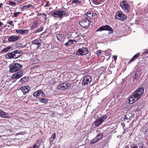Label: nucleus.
<instances>
[{
    "instance_id": "nucleus-1",
    "label": "nucleus",
    "mask_w": 148,
    "mask_h": 148,
    "mask_svg": "<svg viewBox=\"0 0 148 148\" xmlns=\"http://www.w3.org/2000/svg\"><path fill=\"white\" fill-rule=\"evenodd\" d=\"M144 92L143 88H140L134 92L130 95L129 99V103L132 104L139 99Z\"/></svg>"
},
{
    "instance_id": "nucleus-2",
    "label": "nucleus",
    "mask_w": 148,
    "mask_h": 148,
    "mask_svg": "<svg viewBox=\"0 0 148 148\" xmlns=\"http://www.w3.org/2000/svg\"><path fill=\"white\" fill-rule=\"evenodd\" d=\"M20 53V51L16 50L11 52L6 53L5 54V57L6 58L8 59H16L19 57L18 54Z\"/></svg>"
},
{
    "instance_id": "nucleus-3",
    "label": "nucleus",
    "mask_w": 148,
    "mask_h": 148,
    "mask_svg": "<svg viewBox=\"0 0 148 148\" xmlns=\"http://www.w3.org/2000/svg\"><path fill=\"white\" fill-rule=\"evenodd\" d=\"M9 71L11 73L15 72L22 68V66L19 64L14 63L11 64L9 66Z\"/></svg>"
},
{
    "instance_id": "nucleus-4",
    "label": "nucleus",
    "mask_w": 148,
    "mask_h": 148,
    "mask_svg": "<svg viewBox=\"0 0 148 148\" xmlns=\"http://www.w3.org/2000/svg\"><path fill=\"white\" fill-rule=\"evenodd\" d=\"M120 6L122 10L125 12L128 13L130 11V6L126 1H123L120 3Z\"/></svg>"
},
{
    "instance_id": "nucleus-5",
    "label": "nucleus",
    "mask_w": 148,
    "mask_h": 148,
    "mask_svg": "<svg viewBox=\"0 0 148 148\" xmlns=\"http://www.w3.org/2000/svg\"><path fill=\"white\" fill-rule=\"evenodd\" d=\"M66 14V13L65 11L59 10L55 11L51 13V16L54 18H62L63 16Z\"/></svg>"
},
{
    "instance_id": "nucleus-6",
    "label": "nucleus",
    "mask_w": 148,
    "mask_h": 148,
    "mask_svg": "<svg viewBox=\"0 0 148 148\" xmlns=\"http://www.w3.org/2000/svg\"><path fill=\"white\" fill-rule=\"evenodd\" d=\"M91 23V21L87 19L82 20L79 22V25L83 27L86 29L89 28Z\"/></svg>"
},
{
    "instance_id": "nucleus-7",
    "label": "nucleus",
    "mask_w": 148,
    "mask_h": 148,
    "mask_svg": "<svg viewBox=\"0 0 148 148\" xmlns=\"http://www.w3.org/2000/svg\"><path fill=\"white\" fill-rule=\"evenodd\" d=\"M103 30L108 31H109V34L112 33L114 31L112 28L108 25H103L100 27L97 31H102Z\"/></svg>"
},
{
    "instance_id": "nucleus-8",
    "label": "nucleus",
    "mask_w": 148,
    "mask_h": 148,
    "mask_svg": "<svg viewBox=\"0 0 148 148\" xmlns=\"http://www.w3.org/2000/svg\"><path fill=\"white\" fill-rule=\"evenodd\" d=\"M88 51L87 48L85 47H82V48L79 49L76 53V55H85L88 53Z\"/></svg>"
},
{
    "instance_id": "nucleus-9",
    "label": "nucleus",
    "mask_w": 148,
    "mask_h": 148,
    "mask_svg": "<svg viewBox=\"0 0 148 148\" xmlns=\"http://www.w3.org/2000/svg\"><path fill=\"white\" fill-rule=\"evenodd\" d=\"M31 42L32 45L31 47H32L35 45H36V49L37 50L41 46L42 43V41L40 38H37L32 41Z\"/></svg>"
},
{
    "instance_id": "nucleus-10",
    "label": "nucleus",
    "mask_w": 148,
    "mask_h": 148,
    "mask_svg": "<svg viewBox=\"0 0 148 148\" xmlns=\"http://www.w3.org/2000/svg\"><path fill=\"white\" fill-rule=\"evenodd\" d=\"M116 16H115V18L123 21L127 18V16L123 14L121 11H118L116 13Z\"/></svg>"
},
{
    "instance_id": "nucleus-11",
    "label": "nucleus",
    "mask_w": 148,
    "mask_h": 148,
    "mask_svg": "<svg viewBox=\"0 0 148 148\" xmlns=\"http://www.w3.org/2000/svg\"><path fill=\"white\" fill-rule=\"evenodd\" d=\"M92 81V78L89 75H87L85 77L82 82V84L83 85H87L90 83Z\"/></svg>"
},
{
    "instance_id": "nucleus-12",
    "label": "nucleus",
    "mask_w": 148,
    "mask_h": 148,
    "mask_svg": "<svg viewBox=\"0 0 148 148\" xmlns=\"http://www.w3.org/2000/svg\"><path fill=\"white\" fill-rule=\"evenodd\" d=\"M45 93L41 90H39L35 92L33 94L34 97H35L37 98H40L45 96Z\"/></svg>"
},
{
    "instance_id": "nucleus-13",
    "label": "nucleus",
    "mask_w": 148,
    "mask_h": 148,
    "mask_svg": "<svg viewBox=\"0 0 148 148\" xmlns=\"http://www.w3.org/2000/svg\"><path fill=\"white\" fill-rule=\"evenodd\" d=\"M23 75V71H21L13 74L12 76V79L16 80L22 77Z\"/></svg>"
},
{
    "instance_id": "nucleus-14",
    "label": "nucleus",
    "mask_w": 148,
    "mask_h": 148,
    "mask_svg": "<svg viewBox=\"0 0 148 148\" xmlns=\"http://www.w3.org/2000/svg\"><path fill=\"white\" fill-rule=\"evenodd\" d=\"M71 84L68 83H65L61 84L57 86L58 88L61 90H64L68 87L70 86Z\"/></svg>"
},
{
    "instance_id": "nucleus-15",
    "label": "nucleus",
    "mask_w": 148,
    "mask_h": 148,
    "mask_svg": "<svg viewBox=\"0 0 148 148\" xmlns=\"http://www.w3.org/2000/svg\"><path fill=\"white\" fill-rule=\"evenodd\" d=\"M20 36H10L8 38V41L9 42H14L18 40L20 38Z\"/></svg>"
},
{
    "instance_id": "nucleus-16",
    "label": "nucleus",
    "mask_w": 148,
    "mask_h": 148,
    "mask_svg": "<svg viewBox=\"0 0 148 148\" xmlns=\"http://www.w3.org/2000/svg\"><path fill=\"white\" fill-rule=\"evenodd\" d=\"M103 136L102 133L99 134L97 136L91 140V144H93L99 140Z\"/></svg>"
},
{
    "instance_id": "nucleus-17",
    "label": "nucleus",
    "mask_w": 148,
    "mask_h": 148,
    "mask_svg": "<svg viewBox=\"0 0 148 148\" xmlns=\"http://www.w3.org/2000/svg\"><path fill=\"white\" fill-rule=\"evenodd\" d=\"M23 92L24 95L26 94V93L28 92L30 90V88L28 86H21L20 89Z\"/></svg>"
},
{
    "instance_id": "nucleus-18",
    "label": "nucleus",
    "mask_w": 148,
    "mask_h": 148,
    "mask_svg": "<svg viewBox=\"0 0 148 148\" xmlns=\"http://www.w3.org/2000/svg\"><path fill=\"white\" fill-rule=\"evenodd\" d=\"M87 17H88L92 19H95V16H97V14L93 12V11H89L86 12V14Z\"/></svg>"
},
{
    "instance_id": "nucleus-19",
    "label": "nucleus",
    "mask_w": 148,
    "mask_h": 148,
    "mask_svg": "<svg viewBox=\"0 0 148 148\" xmlns=\"http://www.w3.org/2000/svg\"><path fill=\"white\" fill-rule=\"evenodd\" d=\"M34 8V6L31 4H29L28 5H24L23 6L22 9L23 10H30L31 9H33Z\"/></svg>"
},
{
    "instance_id": "nucleus-20",
    "label": "nucleus",
    "mask_w": 148,
    "mask_h": 148,
    "mask_svg": "<svg viewBox=\"0 0 148 148\" xmlns=\"http://www.w3.org/2000/svg\"><path fill=\"white\" fill-rule=\"evenodd\" d=\"M57 40L59 41H62L64 40V35L63 34H57L56 35Z\"/></svg>"
},
{
    "instance_id": "nucleus-21",
    "label": "nucleus",
    "mask_w": 148,
    "mask_h": 148,
    "mask_svg": "<svg viewBox=\"0 0 148 148\" xmlns=\"http://www.w3.org/2000/svg\"><path fill=\"white\" fill-rule=\"evenodd\" d=\"M102 123L99 118H98L94 121V123L96 127H98Z\"/></svg>"
},
{
    "instance_id": "nucleus-22",
    "label": "nucleus",
    "mask_w": 148,
    "mask_h": 148,
    "mask_svg": "<svg viewBox=\"0 0 148 148\" xmlns=\"http://www.w3.org/2000/svg\"><path fill=\"white\" fill-rule=\"evenodd\" d=\"M41 139L37 140L36 143L34 144L32 148H38L40 146L41 143Z\"/></svg>"
},
{
    "instance_id": "nucleus-23",
    "label": "nucleus",
    "mask_w": 148,
    "mask_h": 148,
    "mask_svg": "<svg viewBox=\"0 0 148 148\" xmlns=\"http://www.w3.org/2000/svg\"><path fill=\"white\" fill-rule=\"evenodd\" d=\"M15 31L17 33H19L21 34H27L28 32V31L27 29L23 30L21 29H16Z\"/></svg>"
},
{
    "instance_id": "nucleus-24",
    "label": "nucleus",
    "mask_w": 148,
    "mask_h": 148,
    "mask_svg": "<svg viewBox=\"0 0 148 148\" xmlns=\"http://www.w3.org/2000/svg\"><path fill=\"white\" fill-rule=\"evenodd\" d=\"M31 70H34L36 73H39V65H36L32 66L30 68Z\"/></svg>"
},
{
    "instance_id": "nucleus-25",
    "label": "nucleus",
    "mask_w": 148,
    "mask_h": 148,
    "mask_svg": "<svg viewBox=\"0 0 148 148\" xmlns=\"http://www.w3.org/2000/svg\"><path fill=\"white\" fill-rule=\"evenodd\" d=\"M140 55V53H139L136 54L133 56V57L131 59V60H130V61L128 62V63L130 64L133 61H135V60L138 58L139 56Z\"/></svg>"
},
{
    "instance_id": "nucleus-26",
    "label": "nucleus",
    "mask_w": 148,
    "mask_h": 148,
    "mask_svg": "<svg viewBox=\"0 0 148 148\" xmlns=\"http://www.w3.org/2000/svg\"><path fill=\"white\" fill-rule=\"evenodd\" d=\"M12 48V47L10 46L4 48L1 51V53H5L8 51Z\"/></svg>"
},
{
    "instance_id": "nucleus-27",
    "label": "nucleus",
    "mask_w": 148,
    "mask_h": 148,
    "mask_svg": "<svg viewBox=\"0 0 148 148\" xmlns=\"http://www.w3.org/2000/svg\"><path fill=\"white\" fill-rule=\"evenodd\" d=\"M76 42L75 40H69L68 41L65 43V45L66 47H68L69 45L73 43V42Z\"/></svg>"
},
{
    "instance_id": "nucleus-28",
    "label": "nucleus",
    "mask_w": 148,
    "mask_h": 148,
    "mask_svg": "<svg viewBox=\"0 0 148 148\" xmlns=\"http://www.w3.org/2000/svg\"><path fill=\"white\" fill-rule=\"evenodd\" d=\"M38 21H34L33 25H32L31 29L32 30L34 29H36L37 27V24Z\"/></svg>"
},
{
    "instance_id": "nucleus-29",
    "label": "nucleus",
    "mask_w": 148,
    "mask_h": 148,
    "mask_svg": "<svg viewBox=\"0 0 148 148\" xmlns=\"http://www.w3.org/2000/svg\"><path fill=\"white\" fill-rule=\"evenodd\" d=\"M28 79L27 77H25L21 78L19 81V82L22 83H24L27 82Z\"/></svg>"
},
{
    "instance_id": "nucleus-30",
    "label": "nucleus",
    "mask_w": 148,
    "mask_h": 148,
    "mask_svg": "<svg viewBox=\"0 0 148 148\" xmlns=\"http://www.w3.org/2000/svg\"><path fill=\"white\" fill-rule=\"evenodd\" d=\"M39 100L41 102L45 103H47L48 101L47 99L42 97L40 98Z\"/></svg>"
},
{
    "instance_id": "nucleus-31",
    "label": "nucleus",
    "mask_w": 148,
    "mask_h": 148,
    "mask_svg": "<svg viewBox=\"0 0 148 148\" xmlns=\"http://www.w3.org/2000/svg\"><path fill=\"white\" fill-rule=\"evenodd\" d=\"M56 83L54 78L52 79L51 80H49L48 84L49 85H52L55 84Z\"/></svg>"
},
{
    "instance_id": "nucleus-32",
    "label": "nucleus",
    "mask_w": 148,
    "mask_h": 148,
    "mask_svg": "<svg viewBox=\"0 0 148 148\" xmlns=\"http://www.w3.org/2000/svg\"><path fill=\"white\" fill-rule=\"evenodd\" d=\"M81 1H79L77 0H73L71 2L72 4H75L77 5L79 4H81L82 3Z\"/></svg>"
},
{
    "instance_id": "nucleus-33",
    "label": "nucleus",
    "mask_w": 148,
    "mask_h": 148,
    "mask_svg": "<svg viewBox=\"0 0 148 148\" xmlns=\"http://www.w3.org/2000/svg\"><path fill=\"white\" fill-rule=\"evenodd\" d=\"M0 116L3 118H6V114L2 110H0Z\"/></svg>"
},
{
    "instance_id": "nucleus-34",
    "label": "nucleus",
    "mask_w": 148,
    "mask_h": 148,
    "mask_svg": "<svg viewBox=\"0 0 148 148\" xmlns=\"http://www.w3.org/2000/svg\"><path fill=\"white\" fill-rule=\"evenodd\" d=\"M43 29V27H40L37 29L34 32V34H35L42 31Z\"/></svg>"
},
{
    "instance_id": "nucleus-35",
    "label": "nucleus",
    "mask_w": 148,
    "mask_h": 148,
    "mask_svg": "<svg viewBox=\"0 0 148 148\" xmlns=\"http://www.w3.org/2000/svg\"><path fill=\"white\" fill-rule=\"evenodd\" d=\"M33 61L35 63H37L38 62V58L37 56H35L34 58L33 59Z\"/></svg>"
},
{
    "instance_id": "nucleus-36",
    "label": "nucleus",
    "mask_w": 148,
    "mask_h": 148,
    "mask_svg": "<svg viewBox=\"0 0 148 148\" xmlns=\"http://www.w3.org/2000/svg\"><path fill=\"white\" fill-rule=\"evenodd\" d=\"M84 37V36H83L82 35H81L80 34H79V35H78L76 37L77 38V40H76V42L77 41L78 42H80L81 41V39L80 37Z\"/></svg>"
},
{
    "instance_id": "nucleus-37",
    "label": "nucleus",
    "mask_w": 148,
    "mask_h": 148,
    "mask_svg": "<svg viewBox=\"0 0 148 148\" xmlns=\"http://www.w3.org/2000/svg\"><path fill=\"white\" fill-rule=\"evenodd\" d=\"M99 118L103 123L105 120L107 119V116L106 115H104L103 116H101Z\"/></svg>"
},
{
    "instance_id": "nucleus-38",
    "label": "nucleus",
    "mask_w": 148,
    "mask_h": 148,
    "mask_svg": "<svg viewBox=\"0 0 148 148\" xmlns=\"http://www.w3.org/2000/svg\"><path fill=\"white\" fill-rule=\"evenodd\" d=\"M8 2V4L12 6H15L16 5V3L13 1H9Z\"/></svg>"
},
{
    "instance_id": "nucleus-39",
    "label": "nucleus",
    "mask_w": 148,
    "mask_h": 148,
    "mask_svg": "<svg viewBox=\"0 0 148 148\" xmlns=\"http://www.w3.org/2000/svg\"><path fill=\"white\" fill-rule=\"evenodd\" d=\"M140 77V74L137 73H135V79L136 80L138 79H139Z\"/></svg>"
},
{
    "instance_id": "nucleus-40",
    "label": "nucleus",
    "mask_w": 148,
    "mask_h": 148,
    "mask_svg": "<svg viewBox=\"0 0 148 148\" xmlns=\"http://www.w3.org/2000/svg\"><path fill=\"white\" fill-rule=\"evenodd\" d=\"M144 134L145 136L148 137V128L145 130L144 132Z\"/></svg>"
},
{
    "instance_id": "nucleus-41",
    "label": "nucleus",
    "mask_w": 148,
    "mask_h": 148,
    "mask_svg": "<svg viewBox=\"0 0 148 148\" xmlns=\"http://www.w3.org/2000/svg\"><path fill=\"white\" fill-rule=\"evenodd\" d=\"M102 52V51L100 50H98L97 52V56H99L101 55Z\"/></svg>"
},
{
    "instance_id": "nucleus-42",
    "label": "nucleus",
    "mask_w": 148,
    "mask_h": 148,
    "mask_svg": "<svg viewBox=\"0 0 148 148\" xmlns=\"http://www.w3.org/2000/svg\"><path fill=\"white\" fill-rule=\"evenodd\" d=\"M51 4L50 3L49 1H47L44 7H48Z\"/></svg>"
},
{
    "instance_id": "nucleus-43",
    "label": "nucleus",
    "mask_w": 148,
    "mask_h": 148,
    "mask_svg": "<svg viewBox=\"0 0 148 148\" xmlns=\"http://www.w3.org/2000/svg\"><path fill=\"white\" fill-rule=\"evenodd\" d=\"M7 23L10 25L11 26L13 27L14 26V24L13 23V21H11L8 22Z\"/></svg>"
},
{
    "instance_id": "nucleus-44",
    "label": "nucleus",
    "mask_w": 148,
    "mask_h": 148,
    "mask_svg": "<svg viewBox=\"0 0 148 148\" xmlns=\"http://www.w3.org/2000/svg\"><path fill=\"white\" fill-rule=\"evenodd\" d=\"M56 133H54L53 134V135H52V136L50 138V139H56Z\"/></svg>"
},
{
    "instance_id": "nucleus-45",
    "label": "nucleus",
    "mask_w": 148,
    "mask_h": 148,
    "mask_svg": "<svg viewBox=\"0 0 148 148\" xmlns=\"http://www.w3.org/2000/svg\"><path fill=\"white\" fill-rule=\"evenodd\" d=\"M92 1L93 3L95 4L98 5L99 3V2L97 0H92Z\"/></svg>"
},
{
    "instance_id": "nucleus-46",
    "label": "nucleus",
    "mask_w": 148,
    "mask_h": 148,
    "mask_svg": "<svg viewBox=\"0 0 148 148\" xmlns=\"http://www.w3.org/2000/svg\"><path fill=\"white\" fill-rule=\"evenodd\" d=\"M20 13H21L20 12L15 13L14 14V17H16L18 16V14H20Z\"/></svg>"
},
{
    "instance_id": "nucleus-47",
    "label": "nucleus",
    "mask_w": 148,
    "mask_h": 148,
    "mask_svg": "<svg viewBox=\"0 0 148 148\" xmlns=\"http://www.w3.org/2000/svg\"><path fill=\"white\" fill-rule=\"evenodd\" d=\"M131 148H138V147L136 145H133L131 146Z\"/></svg>"
},
{
    "instance_id": "nucleus-48",
    "label": "nucleus",
    "mask_w": 148,
    "mask_h": 148,
    "mask_svg": "<svg viewBox=\"0 0 148 148\" xmlns=\"http://www.w3.org/2000/svg\"><path fill=\"white\" fill-rule=\"evenodd\" d=\"M24 133H25V132H21L16 134V135H23L24 134Z\"/></svg>"
},
{
    "instance_id": "nucleus-49",
    "label": "nucleus",
    "mask_w": 148,
    "mask_h": 148,
    "mask_svg": "<svg viewBox=\"0 0 148 148\" xmlns=\"http://www.w3.org/2000/svg\"><path fill=\"white\" fill-rule=\"evenodd\" d=\"M117 57V56H116L115 55L113 56V58L115 62H116V60Z\"/></svg>"
},
{
    "instance_id": "nucleus-50",
    "label": "nucleus",
    "mask_w": 148,
    "mask_h": 148,
    "mask_svg": "<svg viewBox=\"0 0 148 148\" xmlns=\"http://www.w3.org/2000/svg\"><path fill=\"white\" fill-rule=\"evenodd\" d=\"M50 143L52 145L53 144V140H51V139H50Z\"/></svg>"
},
{
    "instance_id": "nucleus-51",
    "label": "nucleus",
    "mask_w": 148,
    "mask_h": 148,
    "mask_svg": "<svg viewBox=\"0 0 148 148\" xmlns=\"http://www.w3.org/2000/svg\"><path fill=\"white\" fill-rule=\"evenodd\" d=\"M16 1H17L18 2L21 3L23 0H15Z\"/></svg>"
},
{
    "instance_id": "nucleus-52",
    "label": "nucleus",
    "mask_w": 148,
    "mask_h": 148,
    "mask_svg": "<svg viewBox=\"0 0 148 148\" xmlns=\"http://www.w3.org/2000/svg\"><path fill=\"white\" fill-rule=\"evenodd\" d=\"M3 25V23L2 22H0V26H1L2 25Z\"/></svg>"
},
{
    "instance_id": "nucleus-53",
    "label": "nucleus",
    "mask_w": 148,
    "mask_h": 148,
    "mask_svg": "<svg viewBox=\"0 0 148 148\" xmlns=\"http://www.w3.org/2000/svg\"><path fill=\"white\" fill-rule=\"evenodd\" d=\"M124 119H127V117L126 116V115H124Z\"/></svg>"
},
{
    "instance_id": "nucleus-54",
    "label": "nucleus",
    "mask_w": 148,
    "mask_h": 148,
    "mask_svg": "<svg viewBox=\"0 0 148 148\" xmlns=\"http://www.w3.org/2000/svg\"><path fill=\"white\" fill-rule=\"evenodd\" d=\"M51 115L52 116H53L54 115H55V113L54 112H53L51 113Z\"/></svg>"
},
{
    "instance_id": "nucleus-55",
    "label": "nucleus",
    "mask_w": 148,
    "mask_h": 148,
    "mask_svg": "<svg viewBox=\"0 0 148 148\" xmlns=\"http://www.w3.org/2000/svg\"><path fill=\"white\" fill-rule=\"evenodd\" d=\"M42 15L44 16H45V17H46L47 16V15L46 14H45V13H43V14H42Z\"/></svg>"
},
{
    "instance_id": "nucleus-56",
    "label": "nucleus",
    "mask_w": 148,
    "mask_h": 148,
    "mask_svg": "<svg viewBox=\"0 0 148 148\" xmlns=\"http://www.w3.org/2000/svg\"><path fill=\"white\" fill-rule=\"evenodd\" d=\"M106 52H107V51H106L105 52V53H104V54L106 56H108L109 55H108V54H107V53H106Z\"/></svg>"
},
{
    "instance_id": "nucleus-57",
    "label": "nucleus",
    "mask_w": 148,
    "mask_h": 148,
    "mask_svg": "<svg viewBox=\"0 0 148 148\" xmlns=\"http://www.w3.org/2000/svg\"><path fill=\"white\" fill-rule=\"evenodd\" d=\"M144 53H146V54H148V49H147V51H145Z\"/></svg>"
},
{
    "instance_id": "nucleus-58",
    "label": "nucleus",
    "mask_w": 148,
    "mask_h": 148,
    "mask_svg": "<svg viewBox=\"0 0 148 148\" xmlns=\"http://www.w3.org/2000/svg\"><path fill=\"white\" fill-rule=\"evenodd\" d=\"M34 13H31V14L30 15H29V16H32L33 15H34Z\"/></svg>"
},
{
    "instance_id": "nucleus-59",
    "label": "nucleus",
    "mask_w": 148,
    "mask_h": 148,
    "mask_svg": "<svg viewBox=\"0 0 148 148\" xmlns=\"http://www.w3.org/2000/svg\"><path fill=\"white\" fill-rule=\"evenodd\" d=\"M139 148H145V147L141 146V147H140Z\"/></svg>"
},
{
    "instance_id": "nucleus-60",
    "label": "nucleus",
    "mask_w": 148,
    "mask_h": 148,
    "mask_svg": "<svg viewBox=\"0 0 148 148\" xmlns=\"http://www.w3.org/2000/svg\"><path fill=\"white\" fill-rule=\"evenodd\" d=\"M125 148H129V147L128 146H125Z\"/></svg>"
},
{
    "instance_id": "nucleus-61",
    "label": "nucleus",
    "mask_w": 148,
    "mask_h": 148,
    "mask_svg": "<svg viewBox=\"0 0 148 148\" xmlns=\"http://www.w3.org/2000/svg\"><path fill=\"white\" fill-rule=\"evenodd\" d=\"M6 26V25H5V26H4V28H5V27Z\"/></svg>"
},
{
    "instance_id": "nucleus-62",
    "label": "nucleus",
    "mask_w": 148,
    "mask_h": 148,
    "mask_svg": "<svg viewBox=\"0 0 148 148\" xmlns=\"http://www.w3.org/2000/svg\"><path fill=\"white\" fill-rule=\"evenodd\" d=\"M8 27H9V25H8Z\"/></svg>"
},
{
    "instance_id": "nucleus-63",
    "label": "nucleus",
    "mask_w": 148,
    "mask_h": 148,
    "mask_svg": "<svg viewBox=\"0 0 148 148\" xmlns=\"http://www.w3.org/2000/svg\"><path fill=\"white\" fill-rule=\"evenodd\" d=\"M56 24H57L56 23V24H55L56 25Z\"/></svg>"
},
{
    "instance_id": "nucleus-64",
    "label": "nucleus",
    "mask_w": 148,
    "mask_h": 148,
    "mask_svg": "<svg viewBox=\"0 0 148 148\" xmlns=\"http://www.w3.org/2000/svg\"><path fill=\"white\" fill-rule=\"evenodd\" d=\"M56 24H57L56 23V24H55L56 25Z\"/></svg>"
}]
</instances>
